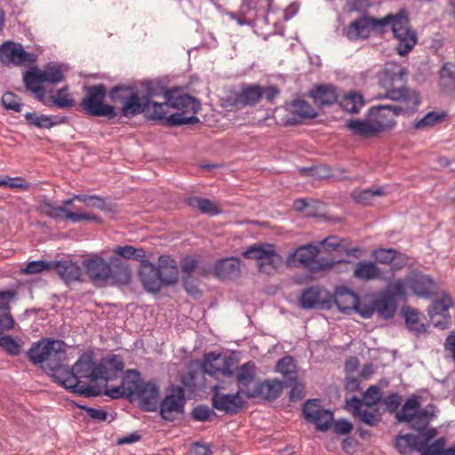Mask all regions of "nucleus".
<instances>
[{"label": "nucleus", "instance_id": "obj_42", "mask_svg": "<svg viewBox=\"0 0 455 455\" xmlns=\"http://www.w3.org/2000/svg\"><path fill=\"white\" fill-rule=\"evenodd\" d=\"M375 312L385 319L392 318L396 311V301L392 296L384 294L373 300Z\"/></svg>", "mask_w": 455, "mask_h": 455}, {"label": "nucleus", "instance_id": "obj_53", "mask_svg": "<svg viewBox=\"0 0 455 455\" xmlns=\"http://www.w3.org/2000/svg\"><path fill=\"white\" fill-rule=\"evenodd\" d=\"M408 285V278L398 279L393 283H390L387 286L388 293L387 295L392 296L395 300L396 299H405L406 292L405 289Z\"/></svg>", "mask_w": 455, "mask_h": 455}, {"label": "nucleus", "instance_id": "obj_18", "mask_svg": "<svg viewBox=\"0 0 455 455\" xmlns=\"http://www.w3.org/2000/svg\"><path fill=\"white\" fill-rule=\"evenodd\" d=\"M332 305L331 296L319 286L304 290L299 297V306L303 309H330Z\"/></svg>", "mask_w": 455, "mask_h": 455}, {"label": "nucleus", "instance_id": "obj_10", "mask_svg": "<svg viewBox=\"0 0 455 455\" xmlns=\"http://www.w3.org/2000/svg\"><path fill=\"white\" fill-rule=\"evenodd\" d=\"M387 25H390L395 38L398 41L396 49L400 55L409 53L417 43V35L410 27V20L404 12L396 15H387Z\"/></svg>", "mask_w": 455, "mask_h": 455}, {"label": "nucleus", "instance_id": "obj_47", "mask_svg": "<svg viewBox=\"0 0 455 455\" xmlns=\"http://www.w3.org/2000/svg\"><path fill=\"white\" fill-rule=\"evenodd\" d=\"M75 198L76 201L83 203L88 208L109 211L105 198L100 196L76 194L75 195Z\"/></svg>", "mask_w": 455, "mask_h": 455}, {"label": "nucleus", "instance_id": "obj_17", "mask_svg": "<svg viewBox=\"0 0 455 455\" xmlns=\"http://www.w3.org/2000/svg\"><path fill=\"white\" fill-rule=\"evenodd\" d=\"M387 21V19L361 17L349 24L346 36L349 41L366 39L370 36L371 30L386 26Z\"/></svg>", "mask_w": 455, "mask_h": 455}, {"label": "nucleus", "instance_id": "obj_15", "mask_svg": "<svg viewBox=\"0 0 455 455\" xmlns=\"http://www.w3.org/2000/svg\"><path fill=\"white\" fill-rule=\"evenodd\" d=\"M453 306L452 299L447 294L435 299L427 307V313L433 325L440 330L451 327V316L449 309Z\"/></svg>", "mask_w": 455, "mask_h": 455}, {"label": "nucleus", "instance_id": "obj_56", "mask_svg": "<svg viewBox=\"0 0 455 455\" xmlns=\"http://www.w3.org/2000/svg\"><path fill=\"white\" fill-rule=\"evenodd\" d=\"M26 120L29 124L39 128H49L53 125L52 119L44 115H37L36 113H27Z\"/></svg>", "mask_w": 455, "mask_h": 455}, {"label": "nucleus", "instance_id": "obj_50", "mask_svg": "<svg viewBox=\"0 0 455 455\" xmlns=\"http://www.w3.org/2000/svg\"><path fill=\"white\" fill-rule=\"evenodd\" d=\"M114 257L124 258L126 259H140L145 257V251L141 248H135L132 245L116 246L114 249Z\"/></svg>", "mask_w": 455, "mask_h": 455}, {"label": "nucleus", "instance_id": "obj_38", "mask_svg": "<svg viewBox=\"0 0 455 455\" xmlns=\"http://www.w3.org/2000/svg\"><path fill=\"white\" fill-rule=\"evenodd\" d=\"M37 211L52 220H67V215L68 212H71L65 207L61 205H57L53 201L50 200L46 196H44L41 200Z\"/></svg>", "mask_w": 455, "mask_h": 455}, {"label": "nucleus", "instance_id": "obj_13", "mask_svg": "<svg viewBox=\"0 0 455 455\" xmlns=\"http://www.w3.org/2000/svg\"><path fill=\"white\" fill-rule=\"evenodd\" d=\"M305 419L314 424L317 430L325 432L331 428L333 422V413L321 407L320 399L307 400L302 408Z\"/></svg>", "mask_w": 455, "mask_h": 455}, {"label": "nucleus", "instance_id": "obj_30", "mask_svg": "<svg viewBox=\"0 0 455 455\" xmlns=\"http://www.w3.org/2000/svg\"><path fill=\"white\" fill-rule=\"evenodd\" d=\"M0 57L3 60H9L16 65H21L34 60V57L24 51L21 44L12 42H6L2 45L0 48Z\"/></svg>", "mask_w": 455, "mask_h": 455}, {"label": "nucleus", "instance_id": "obj_48", "mask_svg": "<svg viewBox=\"0 0 455 455\" xmlns=\"http://www.w3.org/2000/svg\"><path fill=\"white\" fill-rule=\"evenodd\" d=\"M188 204L191 206L196 207L204 214L210 216H216L220 214V211L217 205L209 199L203 197H191L188 200Z\"/></svg>", "mask_w": 455, "mask_h": 455}, {"label": "nucleus", "instance_id": "obj_52", "mask_svg": "<svg viewBox=\"0 0 455 455\" xmlns=\"http://www.w3.org/2000/svg\"><path fill=\"white\" fill-rule=\"evenodd\" d=\"M41 74L44 82H49L52 84L61 82L64 78L63 70L60 66L57 65L46 66L44 69L41 71Z\"/></svg>", "mask_w": 455, "mask_h": 455}, {"label": "nucleus", "instance_id": "obj_37", "mask_svg": "<svg viewBox=\"0 0 455 455\" xmlns=\"http://www.w3.org/2000/svg\"><path fill=\"white\" fill-rule=\"evenodd\" d=\"M52 268H54L60 276L66 282L77 281L82 275V269L80 266L76 262L71 260L52 262Z\"/></svg>", "mask_w": 455, "mask_h": 455}, {"label": "nucleus", "instance_id": "obj_44", "mask_svg": "<svg viewBox=\"0 0 455 455\" xmlns=\"http://www.w3.org/2000/svg\"><path fill=\"white\" fill-rule=\"evenodd\" d=\"M339 105L349 113H358L364 105V100L362 94L350 92L341 98Z\"/></svg>", "mask_w": 455, "mask_h": 455}, {"label": "nucleus", "instance_id": "obj_23", "mask_svg": "<svg viewBox=\"0 0 455 455\" xmlns=\"http://www.w3.org/2000/svg\"><path fill=\"white\" fill-rule=\"evenodd\" d=\"M202 370L205 374L217 377L220 373L224 376L232 374L230 364L227 357H221L220 354L210 352L204 355Z\"/></svg>", "mask_w": 455, "mask_h": 455}, {"label": "nucleus", "instance_id": "obj_41", "mask_svg": "<svg viewBox=\"0 0 455 455\" xmlns=\"http://www.w3.org/2000/svg\"><path fill=\"white\" fill-rule=\"evenodd\" d=\"M404 320L408 330L419 337L427 332V325L421 321V315L414 309L404 310Z\"/></svg>", "mask_w": 455, "mask_h": 455}, {"label": "nucleus", "instance_id": "obj_1", "mask_svg": "<svg viewBox=\"0 0 455 455\" xmlns=\"http://www.w3.org/2000/svg\"><path fill=\"white\" fill-rule=\"evenodd\" d=\"M421 401L422 398L419 395H410L399 412L395 414L396 420L407 423L411 429L421 435L417 449L420 455H455V446L444 450L446 440L443 437L429 443L437 431L435 427H428V426L437 417L439 410L433 403L420 409Z\"/></svg>", "mask_w": 455, "mask_h": 455}, {"label": "nucleus", "instance_id": "obj_19", "mask_svg": "<svg viewBox=\"0 0 455 455\" xmlns=\"http://www.w3.org/2000/svg\"><path fill=\"white\" fill-rule=\"evenodd\" d=\"M85 273L91 281L97 285H103L108 282L111 275L110 261H106L99 255H92L83 262Z\"/></svg>", "mask_w": 455, "mask_h": 455}, {"label": "nucleus", "instance_id": "obj_35", "mask_svg": "<svg viewBox=\"0 0 455 455\" xmlns=\"http://www.w3.org/2000/svg\"><path fill=\"white\" fill-rule=\"evenodd\" d=\"M331 299L340 312L353 310L359 299L355 292L346 287L338 288Z\"/></svg>", "mask_w": 455, "mask_h": 455}, {"label": "nucleus", "instance_id": "obj_54", "mask_svg": "<svg viewBox=\"0 0 455 455\" xmlns=\"http://www.w3.org/2000/svg\"><path fill=\"white\" fill-rule=\"evenodd\" d=\"M363 405L367 407H373L378 404L381 400L379 387L377 386L369 387L363 394V398H360Z\"/></svg>", "mask_w": 455, "mask_h": 455}, {"label": "nucleus", "instance_id": "obj_8", "mask_svg": "<svg viewBox=\"0 0 455 455\" xmlns=\"http://www.w3.org/2000/svg\"><path fill=\"white\" fill-rule=\"evenodd\" d=\"M320 252L319 244L307 243L299 246L295 251L289 254L286 262L289 267H301L312 272L330 270L337 263H349L347 259H333L318 257Z\"/></svg>", "mask_w": 455, "mask_h": 455}, {"label": "nucleus", "instance_id": "obj_45", "mask_svg": "<svg viewBox=\"0 0 455 455\" xmlns=\"http://www.w3.org/2000/svg\"><path fill=\"white\" fill-rule=\"evenodd\" d=\"M420 436L412 434L400 435L395 439V447L401 454L417 451Z\"/></svg>", "mask_w": 455, "mask_h": 455}, {"label": "nucleus", "instance_id": "obj_62", "mask_svg": "<svg viewBox=\"0 0 455 455\" xmlns=\"http://www.w3.org/2000/svg\"><path fill=\"white\" fill-rule=\"evenodd\" d=\"M81 409L86 411L87 415L93 419L98 421H107L108 419V413L107 411L102 409H95L88 406L81 405L79 406Z\"/></svg>", "mask_w": 455, "mask_h": 455}, {"label": "nucleus", "instance_id": "obj_55", "mask_svg": "<svg viewBox=\"0 0 455 455\" xmlns=\"http://www.w3.org/2000/svg\"><path fill=\"white\" fill-rule=\"evenodd\" d=\"M2 103L4 108L14 112H20L22 104L20 98L13 92H7L2 96Z\"/></svg>", "mask_w": 455, "mask_h": 455}, {"label": "nucleus", "instance_id": "obj_36", "mask_svg": "<svg viewBox=\"0 0 455 455\" xmlns=\"http://www.w3.org/2000/svg\"><path fill=\"white\" fill-rule=\"evenodd\" d=\"M310 96L319 106H330L338 99L337 88L332 84H321L311 90Z\"/></svg>", "mask_w": 455, "mask_h": 455}, {"label": "nucleus", "instance_id": "obj_26", "mask_svg": "<svg viewBox=\"0 0 455 455\" xmlns=\"http://www.w3.org/2000/svg\"><path fill=\"white\" fill-rule=\"evenodd\" d=\"M140 405L146 411H156L159 403L160 389L153 381H142L137 395Z\"/></svg>", "mask_w": 455, "mask_h": 455}, {"label": "nucleus", "instance_id": "obj_61", "mask_svg": "<svg viewBox=\"0 0 455 455\" xmlns=\"http://www.w3.org/2000/svg\"><path fill=\"white\" fill-rule=\"evenodd\" d=\"M67 220L73 223H77L82 220L100 222V219L97 215L85 212H68L67 215Z\"/></svg>", "mask_w": 455, "mask_h": 455}, {"label": "nucleus", "instance_id": "obj_59", "mask_svg": "<svg viewBox=\"0 0 455 455\" xmlns=\"http://www.w3.org/2000/svg\"><path fill=\"white\" fill-rule=\"evenodd\" d=\"M191 415L196 421H206L216 414L213 409L206 405H198L193 409Z\"/></svg>", "mask_w": 455, "mask_h": 455}, {"label": "nucleus", "instance_id": "obj_16", "mask_svg": "<svg viewBox=\"0 0 455 455\" xmlns=\"http://www.w3.org/2000/svg\"><path fill=\"white\" fill-rule=\"evenodd\" d=\"M142 381L138 371L129 370L124 374L121 385L108 388L105 395L113 399L132 398L137 395Z\"/></svg>", "mask_w": 455, "mask_h": 455}, {"label": "nucleus", "instance_id": "obj_57", "mask_svg": "<svg viewBox=\"0 0 455 455\" xmlns=\"http://www.w3.org/2000/svg\"><path fill=\"white\" fill-rule=\"evenodd\" d=\"M51 268H52V262H46L44 260H34L28 263L21 271L24 274H36Z\"/></svg>", "mask_w": 455, "mask_h": 455}, {"label": "nucleus", "instance_id": "obj_21", "mask_svg": "<svg viewBox=\"0 0 455 455\" xmlns=\"http://www.w3.org/2000/svg\"><path fill=\"white\" fill-rule=\"evenodd\" d=\"M347 409L352 412L355 419L369 427H375L380 421V413L378 409L363 405L361 399L354 395L347 399Z\"/></svg>", "mask_w": 455, "mask_h": 455}, {"label": "nucleus", "instance_id": "obj_25", "mask_svg": "<svg viewBox=\"0 0 455 455\" xmlns=\"http://www.w3.org/2000/svg\"><path fill=\"white\" fill-rule=\"evenodd\" d=\"M408 286L415 296L425 299L435 294L437 290L435 282L428 275L422 274H414L409 277Z\"/></svg>", "mask_w": 455, "mask_h": 455}, {"label": "nucleus", "instance_id": "obj_22", "mask_svg": "<svg viewBox=\"0 0 455 455\" xmlns=\"http://www.w3.org/2000/svg\"><path fill=\"white\" fill-rule=\"evenodd\" d=\"M371 258L376 264L391 266L393 269H401L407 264V257L393 248H379L371 251Z\"/></svg>", "mask_w": 455, "mask_h": 455}, {"label": "nucleus", "instance_id": "obj_33", "mask_svg": "<svg viewBox=\"0 0 455 455\" xmlns=\"http://www.w3.org/2000/svg\"><path fill=\"white\" fill-rule=\"evenodd\" d=\"M291 116H287L285 124H297L304 118H313L316 116L315 109L304 100L295 99L289 108Z\"/></svg>", "mask_w": 455, "mask_h": 455}, {"label": "nucleus", "instance_id": "obj_58", "mask_svg": "<svg viewBox=\"0 0 455 455\" xmlns=\"http://www.w3.org/2000/svg\"><path fill=\"white\" fill-rule=\"evenodd\" d=\"M382 403L386 407V410L391 413L399 412L397 411L402 403V396L395 392L390 393L382 399Z\"/></svg>", "mask_w": 455, "mask_h": 455}, {"label": "nucleus", "instance_id": "obj_27", "mask_svg": "<svg viewBox=\"0 0 455 455\" xmlns=\"http://www.w3.org/2000/svg\"><path fill=\"white\" fill-rule=\"evenodd\" d=\"M282 390V381L267 379L255 383L252 389L247 391V398L261 397L267 400H275L280 395Z\"/></svg>", "mask_w": 455, "mask_h": 455}, {"label": "nucleus", "instance_id": "obj_5", "mask_svg": "<svg viewBox=\"0 0 455 455\" xmlns=\"http://www.w3.org/2000/svg\"><path fill=\"white\" fill-rule=\"evenodd\" d=\"M27 355L34 364H41L49 369L56 382L64 381L68 385L76 383L75 377L68 371V366L64 364L67 360V345L64 341L43 339L33 343Z\"/></svg>", "mask_w": 455, "mask_h": 455}, {"label": "nucleus", "instance_id": "obj_28", "mask_svg": "<svg viewBox=\"0 0 455 455\" xmlns=\"http://www.w3.org/2000/svg\"><path fill=\"white\" fill-rule=\"evenodd\" d=\"M14 320L9 314L0 317V347L11 355H18L20 353V343L10 335L3 332L13 328Z\"/></svg>", "mask_w": 455, "mask_h": 455}, {"label": "nucleus", "instance_id": "obj_32", "mask_svg": "<svg viewBox=\"0 0 455 455\" xmlns=\"http://www.w3.org/2000/svg\"><path fill=\"white\" fill-rule=\"evenodd\" d=\"M111 275L108 281L116 286H127L132 281V270L124 260L118 257L110 258Z\"/></svg>", "mask_w": 455, "mask_h": 455}, {"label": "nucleus", "instance_id": "obj_46", "mask_svg": "<svg viewBox=\"0 0 455 455\" xmlns=\"http://www.w3.org/2000/svg\"><path fill=\"white\" fill-rule=\"evenodd\" d=\"M276 371L281 373L287 380H297L298 372L294 359L291 356L281 358L275 366Z\"/></svg>", "mask_w": 455, "mask_h": 455}, {"label": "nucleus", "instance_id": "obj_2", "mask_svg": "<svg viewBox=\"0 0 455 455\" xmlns=\"http://www.w3.org/2000/svg\"><path fill=\"white\" fill-rule=\"evenodd\" d=\"M200 109L201 103L196 98L172 91L164 93V102L148 98L145 116L152 120H164L171 126L195 124L199 122L196 114Z\"/></svg>", "mask_w": 455, "mask_h": 455}, {"label": "nucleus", "instance_id": "obj_43", "mask_svg": "<svg viewBox=\"0 0 455 455\" xmlns=\"http://www.w3.org/2000/svg\"><path fill=\"white\" fill-rule=\"evenodd\" d=\"M25 85L28 90L36 93L37 98L44 97L45 91L42 86L44 82L41 71H30L24 76Z\"/></svg>", "mask_w": 455, "mask_h": 455}, {"label": "nucleus", "instance_id": "obj_51", "mask_svg": "<svg viewBox=\"0 0 455 455\" xmlns=\"http://www.w3.org/2000/svg\"><path fill=\"white\" fill-rule=\"evenodd\" d=\"M383 190L379 188L375 189H363L360 191H354L352 197L355 202L364 205L370 204L374 196H381Z\"/></svg>", "mask_w": 455, "mask_h": 455}, {"label": "nucleus", "instance_id": "obj_60", "mask_svg": "<svg viewBox=\"0 0 455 455\" xmlns=\"http://www.w3.org/2000/svg\"><path fill=\"white\" fill-rule=\"evenodd\" d=\"M53 102L60 108H69L74 105V100L69 97L66 88L57 92L56 95L53 96Z\"/></svg>", "mask_w": 455, "mask_h": 455}, {"label": "nucleus", "instance_id": "obj_34", "mask_svg": "<svg viewBox=\"0 0 455 455\" xmlns=\"http://www.w3.org/2000/svg\"><path fill=\"white\" fill-rule=\"evenodd\" d=\"M156 268L164 285L173 284L178 281V264L169 255H161L158 258Z\"/></svg>", "mask_w": 455, "mask_h": 455}, {"label": "nucleus", "instance_id": "obj_14", "mask_svg": "<svg viewBox=\"0 0 455 455\" xmlns=\"http://www.w3.org/2000/svg\"><path fill=\"white\" fill-rule=\"evenodd\" d=\"M260 100L261 85L257 84H243L238 92H233L228 96L225 107L240 109L246 106H254Z\"/></svg>", "mask_w": 455, "mask_h": 455}, {"label": "nucleus", "instance_id": "obj_3", "mask_svg": "<svg viewBox=\"0 0 455 455\" xmlns=\"http://www.w3.org/2000/svg\"><path fill=\"white\" fill-rule=\"evenodd\" d=\"M407 69L395 61L387 62L378 75V84L381 92L378 100L396 101L398 106L418 111L421 104L419 93L407 85Z\"/></svg>", "mask_w": 455, "mask_h": 455}, {"label": "nucleus", "instance_id": "obj_20", "mask_svg": "<svg viewBox=\"0 0 455 455\" xmlns=\"http://www.w3.org/2000/svg\"><path fill=\"white\" fill-rule=\"evenodd\" d=\"M212 406L214 409L224 411L227 414H235L239 412L243 407V401L238 391L235 394H222L220 391L219 386L212 387Z\"/></svg>", "mask_w": 455, "mask_h": 455}, {"label": "nucleus", "instance_id": "obj_24", "mask_svg": "<svg viewBox=\"0 0 455 455\" xmlns=\"http://www.w3.org/2000/svg\"><path fill=\"white\" fill-rule=\"evenodd\" d=\"M140 277L144 288L153 293L159 292L162 286L164 285L156 268V265L148 260H143L141 262Z\"/></svg>", "mask_w": 455, "mask_h": 455}, {"label": "nucleus", "instance_id": "obj_40", "mask_svg": "<svg viewBox=\"0 0 455 455\" xmlns=\"http://www.w3.org/2000/svg\"><path fill=\"white\" fill-rule=\"evenodd\" d=\"M100 365L102 367V380L104 381L116 378L124 370V362L117 355H113L108 360L100 362Z\"/></svg>", "mask_w": 455, "mask_h": 455}, {"label": "nucleus", "instance_id": "obj_11", "mask_svg": "<svg viewBox=\"0 0 455 455\" xmlns=\"http://www.w3.org/2000/svg\"><path fill=\"white\" fill-rule=\"evenodd\" d=\"M85 95L81 101V107L90 116L114 118L116 114L114 107L104 104L106 87L97 84L84 87Z\"/></svg>", "mask_w": 455, "mask_h": 455}, {"label": "nucleus", "instance_id": "obj_64", "mask_svg": "<svg viewBox=\"0 0 455 455\" xmlns=\"http://www.w3.org/2000/svg\"><path fill=\"white\" fill-rule=\"evenodd\" d=\"M334 432L338 435H347L352 431V424L344 419L333 420L332 422Z\"/></svg>", "mask_w": 455, "mask_h": 455}, {"label": "nucleus", "instance_id": "obj_12", "mask_svg": "<svg viewBox=\"0 0 455 455\" xmlns=\"http://www.w3.org/2000/svg\"><path fill=\"white\" fill-rule=\"evenodd\" d=\"M185 390L180 386H172L164 399L158 403L159 413L165 421H173L185 412Z\"/></svg>", "mask_w": 455, "mask_h": 455}, {"label": "nucleus", "instance_id": "obj_7", "mask_svg": "<svg viewBox=\"0 0 455 455\" xmlns=\"http://www.w3.org/2000/svg\"><path fill=\"white\" fill-rule=\"evenodd\" d=\"M145 87L146 93L140 96L131 86L118 85L110 91L109 97L115 104L121 105V114L124 117L131 118L140 113L145 115L146 100H148V98H153L156 95V92L152 89L151 83H147Z\"/></svg>", "mask_w": 455, "mask_h": 455}, {"label": "nucleus", "instance_id": "obj_63", "mask_svg": "<svg viewBox=\"0 0 455 455\" xmlns=\"http://www.w3.org/2000/svg\"><path fill=\"white\" fill-rule=\"evenodd\" d=\"M280 93V89L275 85L261 86V99H265L268 103H273Z\"/></svg>", "mask_w": 455, "mask_h": 455}, {"label": "nucleus", "instance_id": "obj_39", "mask_svg": "<svg viewBox=\"0 0 455 455\" xmlns=\"http://www.w3.org/2000/svg\"><path fill=\"white\" fill-rule=\"evenodd\" d=\"M253 365L250 363L242 365L236 374V379L239 385L238 392L247 397V391L254 387Z\"/></svg>", "mask_w": 455, "mask_h": 455}, {"label": "nucleus", "instance_id": "obj_49", "mask_svg": "<svg viewBox=\"0 0 455 455\" xmlns=\"http://www.w3.org/2000/svg\"><path fill=\"white\" fill-rule=\"evenodd\" d=\"M445 116L446 115L443 112H428L425 116L415 121L414 128L417 130H424L432 127L435 124L441 123L444 119Z\"/></svg>", "mask_w": 455, "mask_h": 455}, {"label": "nucleus", "instance_id": "obj_9", "mask_svg": "<svg viewBox=\"0 0 455 455\" xmlns=\"http://www.w3.org/2000/svg\"><path fill=\"white\" fill-rule=\"evenodd\" d=\"M243 256L248 259L257 260L258 270L265 275H271L275 273L283 259L275 250L272 243H258L249 246Z\"/></svg>", "mask_w": 455, "mask_h": 455}, {"label": "nucleus", "instance_id": "obj_4", "mask_svg": "<svg viewBox=\"0 0 455 455\" xmlns=\"http://www.w3.org/2000/svg\"><path fill=\"white\" fill-rule=\"evenodd\" d=\"M417 111L398 105L380 104L371 107L363 119L351 120L348 129L363 138H375L391 132L396 125V117L411 116Z\"/></svg>", "mask_w": 455, "mask_h": 455}, {"label": "nucleus", "instance_id": "obj_31", "mask_svg": "<svg viewBox=\"0 0 455 455\" xmlns=\"http://www.w3.org/2000/svg\"><path fill=\"white\" fill-rule=\"evenodd\" d=\"M240 266L241 260L237 257L223 258L215 263L214 274L222 281L231 280L240 275Z\"/></svg>", "mask_w": 455, "mask_h": 455}, {"label": "nucleus", "instance_id": "obj_6", "mask_svg": "<svg viewBox=\"0 0 455 455\" xmlns=\"http://www.w3.org/2000/svg\"><path fill=\"white\" fill-rule=\"evenodd\" d=\"M101 371L102 367H100V363H95L92 355L83 354L72 368L68 367V371L75 377L76 383L68 385L66 382L60 381V384L75 394H79L85 397H96L101 394L100 387L97 385L84 383L83 379H86L91 383L102 379Z\"/></svg>", "mask_w": 455, "mask_h": 455}, {"label": "nucleus", "instance_id": "obj_29", "mask_svg": "<svg viewBox=\"0 0 455 455\" xmlns=\"http://www.w3.org/2000/svg\"><path fill=\"white\" fill-rule=\"evenodd\" d=\"M353 277L363 282L384 279V271L374 260H359L354 267Z\"/></svg>", "mask_w": 455, "mask_h": 455}]
</instances>
